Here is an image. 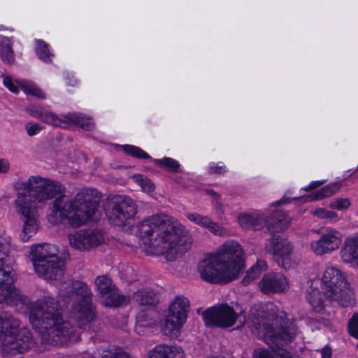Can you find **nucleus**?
Instances as JSON below:
<instances>
[{
  "label": "nucleus",
  "mask_w": 358,
  "mask_h": 358,
  "mask_svg": "<svg viewBox=\"0 0 358 358\" xmlns=\"http://www.w3.org/2000/svg\"><path fill=\"white\" fill-rule=\"evenodd\" d=\"M249 322L252 333L275 351L258 348L254 350L253 358H290L287 347L295 341L300 331L284 313L276 314L273 304L255 305L250 311Z\"/></svg>",
  "instance_id": "1"
},
{
  "label": "nucleus",
  "mask_w": 358,
  "mask_h": 358,
  "mask_svg": "<svg viewBox=\"0 0 358 358\" xmlns=\"http://www.w3.org/2000/svg\"><path fill=\"white\" fill-rule=\"evenodd\" d=\"M20 185L24 192L17 194L15 205L23 222L20 236L22 240L26 242L38 231L36 205L44 204L64 192L65 188L59 182L40 176H30L27 180L22 182Z\"/></svg>",
  "instance_id": "2"
},
{
  "label": "nucleus",
  "mask_w": 358,
  "mask_h": 358,
  "mask_svg": "<svg viewBox=\"0 0 358 358\" xmlns=\"http://www.w3.org/2000/svg\"><path fill=\"white\" fill-rule=\"evenodd\" d=\"M29 322L43 345L61 346L75 334L76 327L64 319L57 301L45 296L34 303L29 312Z\"/></svg>",
  "instance_id": "3"
},
{
  "label": "nucleus",
  "mask_w": 358,
  "mask_h": 358,
  "mask_svg": "<svg viewBox=\"0 0 358 358\" xmlns=\"http://www.w3.org/2000/svg\"><path fill=\"white\" fill-rule=\"evenodd\" d=\"M137 227L142 244L169 260L176 259V246L185 245L188 240L184 227L166 214L148 216Z\"/></svg>",
  "instance_id": "4"
},
{
  "label": "nucleus",
  "mask_w": 358,
  "mask_h": 358,
  "mask_svg": "<svg viewBox=\"0 0 358 358\" xmlns=\"http://www.w3.org/2000/svg\"><path fill=\"white\" fill-rule=\"evenodd\" d=\"M244 266L240 245L231 241L224 243L217 254L205 257L199 264L198 271L203 280L220 284L236 278Z\"/></svg>",
  "instance_id": "5"
},
{
  "label": "nucleus",
  "mask_w": 358,
  "mask_h": 358,
  "mask_svg": "<svg viewBox=\"0 0 358 358\" xmlns=\"http://www.w3.org/2000/svg\"><path fill=\"white\" fill-rule=\"evenodd\" d=\"M64 192L55 196L50 207L49 222L57 224L67 220L71 226L80 227L95 213L98 204L94 198L96 192L83 189L76 194L74 199Z\"/></svg>",
  "instance_id": "6"
},
{
  "label": "nucleus",
  "mask_w": 358,
  "mask_h": 358,
  "mask_svg": "<svg viewBox=\"0 0 358 358\" xmlns=\"http://www.w3.org/2000/svg\"><path fill=\"white\" fill-rule=\"evenodd\" d=\"M61 297L66 301H73L72 316L80 328H83L96 317L95 307L92 302V292L87 285L78 280H69L61 285Z\"/></svg>",
  "instance_id": "7"
},
{
  "label": "nucleus",
  "mask_w": 358,
  "mask_h": 358,
  "mask_svg": "<svg viewBox=\"0 0 358 358\" xmlns=\"http://www.w3.org/2000/svg\"><path fill=\"white\" fill-rule=\"evenodd\" d=\"M20 320L7 311H0V348L4 355L29 350L34 344L31 332L20 329Z\"/></svg>",
  "instance_id": "8"
},
{
  "label": "nucleus",
  "mask_w": 358,
  "mask_h": 358,
  "mask_svg": "<svg viewBox=\"0 0 358 358\" xmlns=\"http://www.w3.org/2000/svg\"><path fill=\"white\" fill-rule=\"evenodd\" d=\"M323 295L329 301H334L342 307H348L355 303L352 291L349 287L345 274L336 267L326 268L322 278Z\"/></svg>",
  "instance_id": "9"
},
{
  "label": "nucleus",
  "mask_w": 358,
  "mask_h": 358,
  "mask_svg": "<svg viewBox=\"0 0 358 358\" xmlns=\"http://www.w3.org/2000/svg\"><path fill=\"white\" fill-rule=\"evenodd\" d=\"M137 213L136 202L127 196L115 195L108 201L107 216L110 222L118 227L131 223Z\"/></svg>",
  "instance_id": "10"
},
{
  "label": "nucleus",
  "mask_w": 358,
  "mask_h": 358,
  "mask_svg": "<svg viewBox=\"0 0 358 358\" xmlns=\"http://www.w3.org/2000/svg\"><path fill=\"white\" fill-rule=\"evenodd\" d=\"M189 310V300L183 296H177L169 306L162 329L163 334L170 337L177 336L180 328L186 322Z\"/></svg>",
  "instance_id": "11"
},
{
  "label": "nucleus",
  "mask_w": 358,
  "mask_h": 358,
  "mask_svg": "<svg viewBox=\"0 0 358 358\" xmlns=\"http://www.w3.org/2000/svg\"><path fill=\"white\" fill-rule=\"evenodd\" d=\"M203 317L208 327L229 328L234 325L240 315L230 306L221 304L206 310Z\"/></svg>",
  "instance_id": "12"
},
{
  "label": "nucleus",
  "mask_w": 358,
  "mask_h": 358,
  "mask_svg": "<svg viewBox=\"0 0 358 358\" xmlns=\"http://www.w3.org/2000/svg\"><path fill=\"white\" fill-rule=\"evenodd\" d=\"M95 285L103 304L108 307H117L127 303L129 299L121 294L111 279L105 275L98 276Z\"/></svg>",
  "instance_id": "13"
},
{
  "label": "nucleus",
  "mask_w": 358,
  "mask_h": 358,
  "mask_svg": "<svg viewBox=\"0 0 358 358\" xmlns=\"http://www.w3.org/2000/svg\"><path fill=\"white\" fill-rule=\"evenodd\" d=\"M269 245L267 251L271 254L278 265L285 269L292 266L291 255L293 251L292 245L287 239L279 235H272L268 239Z\"/></svg>",
  "instance_id": "14"
},
{
  "label": "nucleus",
  "mask_w": 358,
  "mask_h": 358,
  "mask_svg": "<svg viewBox=\"0 0 358 358\" xmlns=\"http://www.w3.org/2000/svg\"><path fill=\"white\" fill-rule=\"evenodd\" d=\"M318 234L319 238L310 243L311 250L315 255L322 256L329 254L340 247L342 236L338 231L332 228H324L321 229Z\"/></svg>",
  "instance_id": "15"
},
{
  "label": "nucleus",
  "mask_w": 358,
  "mask_h": 358,
  "mask_svg": "<svg viewBox=\"0 0 358 358\" xmlns=\"http://www.w3.org/2000/svg\"><path fill=\"white\" fill-rule=\"evenodd\" d=\"M70 245L78 250L85 251L101 245L103 241V234L94 229L80 230L69 235Z\"/></svg>",
  "instance_id": "16"
},
{
  "label": "nucleus",
  "mask_w": 358,
  "mask_h": 358,
  "mask_svg": "<svg viewBox=\"0 0 358 358\" xmlns=\"http://www.w3.org/2000/svg\"><path fill=\"white\" fill-rule=\"evenodd\" d=\"M259 286L260 290L266 294L282 292L289 288L287 278L280 273H269L264 275Z\"/></svg>",
  "instance_id": "17"
},
{
  "label": "nucleus",
  "mask_w": 358,
  "mask_h": 358,
  "mask_svg": "<svg viewBox=\"0 0 358 358\" xmlns=\"http://www.w3.org/2000/svg\"><path fill=\"white\" fill-rule=\"evenodd\" d=\"M64 262L55 257L48 262L36 264L34 269L38 275L43 276L46 280H58L64 275Z\"/></svg>",
  "instance_id": "18"
},
{
  "label": "nucleus",
  "mask_w": 358,
  "mask_h": 358,
  "mask_svg": "<svg viewBox=\"0 0 358 358\" xmlns=\"http://www.w3.org/2000/svg\"><path fill=\"white\" fill-rule=\"evenodd\" d=\"M340 255L343 262L358 268V232L345 239Z\"/></svg>",
  "instance_id": "19"
},
{
  "label": "nucleus",
  "mask_w": 358,
  "mask_h": 358,
  "mask_svg": "<svg viewBox=\"0 0 358 358\" xmlns=\"http://www.w3.org/2000/svg\"><path fill=\"white\" fill-rule=\"evenodd\" d=\"M59 250L55 245L48 243L38 244L31 248L29 257L34 267H35L36 264H41L55 258Z\"/></svg>",
  "instance_id": "20"
},
{
  "label": "nucleus",
  "mask_w": 358,
  "mask_h": 358,
  "mask_svg": "<svg viewBox=\"0 0 358 358\" xmlns=\"http://www.w3.org/2000/svg\"><path fill=\"white\" fill-rule=\"evenodd\" d=\"M289 224L290 220L282 211H274L267 220L265 219L264 224L266 225L265 233H268L271 236L275 235V233L285 230Z\"/></svg>",
  "instance_id": "21"
},
{
  "label": "nucleus",
  "mask_w": 358,
  "mask_h": 358,
  "mask_svg": "<svg viewBox=\"0 0 358 358\" xmlns=\"http://www.w3.org/2000/svg\"><path fill=\"white\" fill-rule=\"evenodd\" d=\"M238 222L242 228L252 230H260L265 224V217L259 212L243 213L238 216Z\"/></svg>",
  "instance_id": "22"
},
{
  "label": "nucleus",
  "mask_w": 358,
  "mask_h": 358,
  "mask_svg": "<svg viewBox=\"0 0 358 358\" xmlns=\"http://www.w3.org/2000/svg\"><path fill=\"white\" fill-rule=\"evenodd\" d=\"M148 358H184L180 347L158 345L149 352Z\"/></svg>",
  "instance_id": "23"
},
{
  "label": "nucleus",
  "mask_w": 358,
  "mask_h": 358,
  "mask_svg": "<svg viewBox=\"0 0 358 358\" xmlns=\"http://www.w3.org/2000/svg\"><path fill=\"white\" fill-rule=\"evenodd\" d=\"M11 38L0 36V57L2 61L9 65L15 63V55L12 49Z\"/></svg>",
  "instance_id": "24"
},
{
  "label": "nucleus",
  "mask_w": 358,
  "mask_h": 358,
  "mask_svg": "<svg viewBox=\"0 0 358 358\" xmlns=\"http://www.w3.org/2000/svg\"><path fill=\"white\" fill-rule=\"evenodd\" d=\"M306 299L316 312L320 313L324 310V301L317 288L310 286L306 292Z\"/></svg>",
  "instance_id": "25"
},
{
  "label": "nucleus",
  "mask_w": 358,
  "mask_h": 358,
  "mask_svg": "<svg viewBox=\"0 0 358 358\" xmlns=\"http://www.w3.org/2000/svg\"><path fill=\"white\" fill-rule=\"evenodd\" d=\"M64 122H70L76 124L85 130H91L94 127V123L90 117H86L82 114L69 113L64 116Z\"/></svg>",
  "instance_id": "26"
},
{
  "label": "nucleus",
  "mask_w": 358,
  "mask_h": 358,
  "mask_svg": "<svg viewBox=\"0 0 358 358\" xmlns=\"http://www.w3.org/2000/svg\"><path fill=\"white\" fill-rule=\"evenodd\" d=\"M341 187L340 182H334L333 184L327 185L320 189L315 192L309 195L306 201H312L317 199H322L325 197H329L335 194Z\"/></svg>",
  "instance_id": "27"
},
{
  "label": "nucleus",
  "mask_w": 358,
  "mask_h": 358,
  "mask_svg": "<svg viewBox=\"0 0 358 358\" xmlns=\"http://www.w3.org/2000/svg\"><path fill=\"white\" fill-rule=\"evenodd\" d=\"M133 299L141 306H152L156 302V295L150 289H141L134 294Z\"/></svg>",
  "instance_id": "28"
},
{
  "label": "nucleus",
  "mask_w": 358,
  "mask_h": 358,
  "mask_svg": "<svg viewBox=\"0 0 358 358\" xmlns=\"http://www.w3.org/2000/svg\"><path fill=\"white\" fill-rule=\"evenodd\" d=\"M266 265L263 261L257 262L255 265H253L246 273L245 276L241 281V283L246 286L252 280L256 279V278L260 275L262 271L263 267Z\"/></svg>",
  "instance_id": "29"
},
{
  "label": "nucleus",
  "mask_w": 358,
  "mask_h": 358,
  "mask_svg": "<svg viewBox=\"0 0 358 358\" xmlns=\"http://www.w3.org/2000/svg\"><path fill=\"white\" fill-rule=\"evenodd\" d=\"M36 52L38 58L45 62H50L53 55L50 52L48 45L41 40H36Z\"/></svg>",
  "instance_id": "30"
},
{
  "label": "nucleus",
  "mask_w": 358,
  "mask_h": 358,
  "mask_svg": "<svg viewBox=\"0 0 358 358\" xmlns=\"http://www.w3.org/2000/svg\"><path fill=\"white\" fill-rule=\"evenodd\" d=\"M155 163L162 168H166L171 172L178 173L180 169L179 163L172 158L164 157L159 159H155Z\"/></svg>",
  "instance_id": "31"
},
{
  "label": "nucleus",
  "mask_w": 358,
  "mask_h": 358,
  "mask_svg": "<svg viewBox=\"0 0 358 358\" xmlns=\"http://www.w3.org/2000/svg\"><path fill=\"white\" fill-rule=\"evenodd\" d=\"M123 150L134 157L138 159H149L150 155L144 152L142 149L138 147L131 145H124L122 146Z\"/></svg>",
  "instance_id": "32"
},
{
  "label": "nucleus",
  "mask_w": 358,
  "mask_h": 358,
  "mask_svg": "<svg viewBox=\"0 0 358 358\" xmlns=\"http://www.w3.org/2000/svg\"><path fill=\"white\" fill-rule=\"evenodd\" d=\"M22 90L27 94H31L40 99H45V96L36 86L26 83L20 84Z\"/></svg>",
  "instance_id": "33"
},
{
  "label": "nucleus",
  "mask_w": 358,
  "mask_h": 358,
  "mask_svg": "<svg viewBox=\"0 0 358 358\" xmlns=\"http://www.w3.org/2000/svg\"><path fill=\"white\" fill-rule=\"evenodd\" d=\"M351 205L350 201L347 198H338L330 203L329 207L338 210H347Z\"/></svg>",
  "instance_id": "34"
},
{
  "label": "nucleus",
  "mask_w": 358,
  "mask_h": 358,
  "mask_svg": "<svg viewBox=\"0 0 358 358\" xmlns=\"http://www.w3.org/2000/svg\"><path fill=\"white\" fill-rule=\"evenodd\" d=\"M348 330L351 336L358 338V313H355L349 320Z\"/></svg>",
  "instance_id": "35"
},
{
  "label": "nucleus",
  "mask_w": 358,
  "mask_h": 358,
  "mask_svg": "<svg viewBox=\"0 0 358 358\" xmlns=\"http://www.w3.org/2000/svg\"><path fill=\"white\" fill-rule=\"evenodd\" d=\"M189 220L194 222L198 224L206 227V224L210 223V219L208 217L203 216L197 213H191L187 215Z\"/></svg>",
  "instance_id": "36"
},
{
  "label": "nucleus",
  "mask_w": 358,
  "mask_h": 358,
  "mask_svg": "<svg viewBox=\"0 0 358 358\" xmlns=\"http://www.w3.org/2000/svg\"><path fill=\"white\" fill-rule=\"evenodd\" d=\"M41 120L48 124H50L55 126H60L63 122L62 120L58 118L55 115L50 112H45Z\"/></svg>",
  "instance_id": "37"
},
{
  "label": "nucleus",
  "mask_w": 358,
  "mask_h": 358,
  "mask_svg": "<svg viewBox=\"0 0 358 358\" xmlns=\"http://www.w3.org/2000/svg\"><path fill=\"white\" fill-rule=\"evenodd\" d=\"M314 215L317 216L319 218L324 219V218H334L337 216V213L334 211L328 210L324 208L317 209L314 212Z\"/></svg>",
  "instance_id": "38"
},
{
  "label": "nucleus",
  "mask_w": 358,
  "mask_h": 358,
  "mask_svg": "<svg viewBox=\"0 0 358 358\" xmlns=\"http://www.w3.org/2000/svg\"><path fill=\"white\" fill-rule=\"evenodd\" d=\"M26 110L30 115L40 120H41L45 113L42 108L36 106H30L27 107Z\"/></svg>",
  "instance_id": "39"
},
{
  "label": "nucleus",
  "mask_w": 358,
  "mask_h": 358,
  "mask_svg": "<svg viewBox=\"0 0 358 358\" xmlns=\"http://www.w3.org/2000/svg\"><path fill=\"white\" fill-rule=\"evenodd\" d=\"M25 129L28 135L32 136L38 134L42 129V127L37 123L28 122L25 125Z\"/></svg>",
  "instance_id": "40"
},
{
  "label": "nucleus",
  "mask_w": 358,
  "mask_h": 358,
  "mask_svg": "<svg viewBox=\"0 0 358 358\" xmlns=\"http://www.w3.org/2000/svg\"><path fill=\"white\" fill-rule=\"evenodd\" d=\"M3 85L12 92L17 94L19 89L13 84V79L10 76H5L3 80Z\"/></svg>",
  "instance_id": "41"
},
{
  "label": "nucleus",
  "mask_w": 358,
  "mask_h": 358,
  "mask_svg": "<svg viewBox=\"0 0 358 358\" xmlns=\"http://www.w3.org/2000/svg\"><path fill=\"white\" fill-rule=\"evenodd\" d=\"M206 227L215 234L220 235L222 233V228L218 224L213 222L211 220L210 223L206 224Z\"/></svg>",
  "instance_id": "42"
},
{
  "label": "nucleus",
  "mask_w": 358,
  "mask_h": 358,
  "mask_svg": "<svg viewBox=\"0 0 358 358\" xmlns=\"http://www.w3.org/2000/svg\"><path fill=\"white\" fill-rule=\"evenodd\" d=\"M141 186L143 189L147 192H152L155 189L154 184L147 178H141Z\"/></svg>",
  "instance_id": "43"
},
{
  "label": "nucleus",
  "mask_w": 358,
  "mask_h": 358,
  "mask_svg": "<svg viewBox=\"0 0 358 358\" xmlns=\"http://www.w3.org/2000/svg\"><path fill=\"white\" fill-rule=\"evenodd\" d=\"M10 168V163L8 159H0V173H7Z\"/></svg>",
  "instance_id": "44"
},
{
  "label": "nucleus",
  "mask_w": 358,
  "mask_h": 358,
  "mask_svg": "<svg viewBox=\"0 0 358 358\" xmlns=\"http://www.w3.org/2000/svg\"><path fill=\"white\" fill-rule=\"evenodd\" d=\"M322 184H323V182L314 181V182H311L307 187L304 188V189L306 191H310L311 189L317 188L318 187H320Z\"/></svg>",
  "instance_id": "45"
},
{
  "label": "nucleus",
  "mask_w": 358,
  "mask_h": 358,
  "mask_svg": "<svg viewBox=\"0 0 358 358\" xmlns=\"http://www.w3.org/2000/svg\"><path fill=\"white\" fill-rule=\"evenodd\" d=\"M322 358H331V350L329 347H324L322 349Z\"/></svg>",
  "instance_id": "46"
},
{
  "label": "nucleus",
  "mask_w": 358,
  "mask_h": 358,
  "mask_svg": "<svg viewBox=\"0 0 358 358\" xmlns=\"http://www.w3.org/2000/svg\"><path fill=\"white\" fill-rule=\"evenodd\" d=\"M210 171L215 173L221 174L225 171L223 166H212L210 167Z\"/></svg>",
  "instance_id": "47"
},
{
  "label": "nucleus",
  "mask_w": 358,
  "mask_h": 358,
  "mask_svg": "<svg viewBox=\"0 0 358 358\" xmlns=\"http://www.w3.org/2000/svg\"><path fill=\"white\" fill-rule=\"evenodd\" d=\"M208 194H211V195H213V196H217V193H215L213 190H209L208 191Z\"/></svg>",
  "instance_id": "48"
},
{
  "label": "nucleus",
  "mask_w": 358,
  "mask_h": 358,
  "mask_svg": "<svg viewBox=\"0 0 358 358\" xmlns=\"http://www.w3.org/2000/svg\"><path fill=\"white\" fill-rule=\"evenodd\" d=\"M245 322V320L244 319L243 322H241V325Z\"/></svg>",
  "instance_id": "49"
},
{
  "label": "nucleus",
  "mask_w": 358,
  "mask_h": 358,
  "mask_svg": "<svg viewBox=\"0 0 358 358\" xmlns=\"http://www.w3.org/2000/svg\"><path fill=\"white\" fill-rule=\"evenodd\" d=\"M357 349H358V343H357Z\"/></svg>",
  "instance_id": "50"
},
{
  "label": "nucleus",
  "mask_w": 358,
  "mask_h": 358,
  "mask_svg": "<svg viewBox=\"0 0 358 358\" xmlns=\"http://www.w3.org/2000/svg\"><path fill=\"white\" fill-rule=\"evenodd\" d=\"M357 215H358V210H357Z\"/></svg>",
  "instance_id": "51"
}]
</instances>
